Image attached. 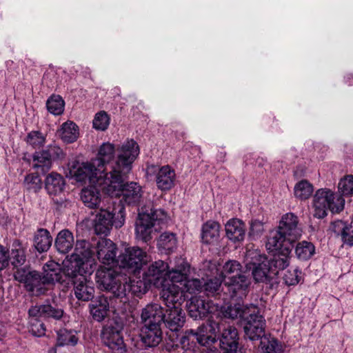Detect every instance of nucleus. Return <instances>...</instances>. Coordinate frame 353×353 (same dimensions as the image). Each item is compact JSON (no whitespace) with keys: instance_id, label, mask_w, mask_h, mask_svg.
<instances>
[{"instance_id":"obj_1","label":"nucleus","mask_w":353,"mask_h":353,"mask_svg":"<svg viewBox=\"0 0 353 353\" xmlns=\"http://www.w3.org/2000/svg\"><path fill=\"white\" fill-rule=\"evenodd\" d=\"M140 153L138 143L128 140L119 150L117 159L111 164L110 176L106 179L104 191L111 197L122 196L121 202L127 205L137 204L141 197V188L137 183H125L132 164Z\"/></svg>"},{"instance_id":"obj_2","label":"nucleus","mask_w":353,"mask_h":353,"mask_svg":"<svg viewBox=\"0 0 353 353\" xmlns=\"http://www.w3.org/2000/svg\"><path fill=\"white\" fill-rule=\"evenodd\" d=\"M96 247L85 240H77L74 252L65 262L64 273L67 276H75L81 272L92 273L95 264Z\"/></svg>"},{"instance_id":"obj_3","label":"nucleus","mask_w":353,"mask_h":353,"mask_svg":"<svg viewBox=\"0 0 353 353\" xmlns=\"http://www.w3.org/2000/svg\"><path fill=\"white\" fill-rule=\"evenodd\" d=\"M222 316L232 320L239 317L245 334L251 341H257L265 335L266 322L261 310H224Z\"/></svg>"},{"instance_id":"obj_4","label":"nucleus","mask_w":353,"mask_h":353,"mask_svg":"<svg viewBox=\"0 0 353 353\" xmlns=\"http://www.w3.org/2000/svg\"><path fill=\"white\" fill-rule=\"evenodd\" d=\"M68 174L70 178L78 182H88L96 185L104 190L106 186V179L110 176V172H105L97 167L94 161L90 162H79L74 161L68 165Z\"/></svg>"},{"instance_id":"obj_5","label":"nucleus","mask_w":353,"mask_h":353,"mask_svg":"<svg viewBox=\"0 0 353 353\" xmlns=\"http://www.w3.org/2000/svg\"><path fill=\"white\" fill-rule=\"evenodd\" d=\"M167 216L161 209L151 208L150 212L142 211L139 213L135 225V234L138 240L144 243L150 242L153 234L158 232L161 225L165 224Z\"/></svg>"},{"instance_id":"obj_6","label":"nucleus","mask_w":353,"mask_h":353,"mask_svg":"<svg viewBox=\"0 0 353 353\" xmlns=\"http://www.w3.org/2000/svg\"><path fill=\"white\" fill-rule=\"evenodd\" d=\"M161 310H142L141 319L144 326L141 329V339L143 343L147 347L157 346L162 341V331L161 324L162 318L161 316H154L152 312Z\"/></svg>"},{"instance_id":"obj_7","label":"nucleus","mask_w":353,"mask_h":353,"mask_svg":"<svg viewBox=\"0 0 353 353\" xmlns=\"http://www.w3.org/2000/svg\"><path fill=\"white\" fill-rule=\"evenodd\" d=\"M344 199L335 195L328 189L318 190L313 199L314 216L318 219L324 218L327 215V210L332 212H339L344 208Z\"/></svg>"},{"instance_id":"obj_8","label":"nucleus","mask_w":353,"mask_h":353,"mask_svg":"<svg viewBox=\"0 0 353 353\" xmlns=\"http://www.w3.org/2000/svg\"><path fill=\"white\" fill-rule=\"evenodd\" d=\"M66 153L57 143H52L32 155V168L43 174L48 172L53 163L61 161L65 159Z\"/></svg>"},{"instance_id":"obj_9","label":"nucleus","mask_w":353,"mask_h":353,"mask_svg":"<svg viewBox=\"0 0 353 353\" xmlns=\"http://www.w3.org/2000/svg\"><path fill=\"white\" fill-rule=\"evenodd\" d=\"M148 262V256L145 252L139 248L132 247L126 248L124 252L119 254L117 258L119 269L126 274V277L132 282L128 274H136L139 272L143 265Z\"/></svg>"},{"instance_id":"obj_10","label":"nucleus","mask_w":353,"mask_h":353,"mask_svg":"<svg viewBox=\"0 0 353 353\" xmlns=\"http://www.w3.org/2000/svg\"><path fill=\"white\" fill-rule=\"evenodd\" d=\"M115 310L112 311V320L105 325L101 332L103 343L115 353H125L126 350L121 334L123 323L115 316Z\"/></svg>"},{"instance_id":"obj_11","label":"nucleus","mask_w":353,"mask_h":353,"mask_svg":"<svg viewBox=\"0 0 353 353\" xmlns=\"http://www.w3.org/2000/svg\"><path fill=\"white\" fill-rule=\"evenodd\" d=\"M226 319L221 313H216L208 319L196 330H190L189 334L194 336L196 341L203 346L210 345L216 341V332H221L223 321Z\"/></svg>"},{"instance_id":"obj_12","label":"nucleus","mask_w":353,"mask_h":353,"mask_svg":"<svg viewBox=\"0 0 353 353\" xmlns=\"http://www.w3.org/2000/svg\"><path fill=\"white\" fill-rule=\"evenodd\" d=\"M96 281L99 287L102 290L119 292L122 285L127 283L126 274L123 273L118 266L112 268H101L96 273Z\"/></svg>"},{"instance_id":"obj_13","label":"nucleus","mask_w":353,"mask_h":353,"mask_svg":"<svg viewBox=\"0 0 353 353\" xmlns=\"http://www.w3.org/2000/svg\"><path fill=\"white\" fill-rule=\"evenodd\" d=\"M166 279L168 285L162 288V297L169 309H179L183 296V290L176 285L184 281L185 275L179 270L168 271L167 269Z\"/></svg>"},{"instance_id":"obj_14","label":"nucleus","mask_w":353,"mask_h":353,"mask_svg":"<svg viewBox=\"0 0 353 353\" xmlns=\"http://www.w3.org/2000/svg\"><path fill=\"white\" fill-rule=\"evenodd\" d=\"M252 274L256 283H263L270 290L276 289L280 282L279 276L270 272L265 256L259 255L258 262L253 263Z\"/></svg>"},{"instance_id":"obj_15","label":"nucleus","mask_w":353,"mask_h":353,"mask_svg":"<svg viewBox=\"0 0 353 353\" xmlns=\"http://www.w3.org/2000/svg\"><path fill=\"white\" fill-rule=\"evenodd\" d=\"M168 265L161 260L152 263L148 270L143 273L145 283L153 285L156 288H161L168 285L166 279V270Z\"/></svg>"},{"instance_id":"obj_16","label":"nucleus","mask_w":353,"mask_h":353,"mask_svg":"<svg viewBox=\"0 0 353 353\" xmlns=\"http://www.w3.org/2000/svg\"><path fill=\"white\" fill-rule=\"evenodd\" d=\"M91 273L81 272L77 274L75 276H68V281L65 284L70 282L74 285V292L75 296L79 301H88L93 298L94 292V288L87 281L84 274H90Z\"/></svg>"},{"instance_id":"obj_17","label":"nucleus","mask_w":353,"mask_h":353,"mask_svg":"<svg viewBox=\"0 0 353 353\" xmlns=\"http://www.w3.org/2000/svg\"><path fill=\"white\" fill-rule=\"evenodd\" d=\"M117 247L110 239H103L97 243V259L105 265L117 266Z\"/></svg>"},{"instance_id":"obj_18","label":"nucleus","mask_w":353,"mask_h":353,"mask_svg":"<svg viewBox=\"0 0 353 353\" xmlns=\"http://www.w3.org/2000/svg\"><path fill=\"white\" fill-rule=\"evenodd\" d=\"M278 229L287 236L288 241L293 243L300 238L302 234L298 217L291 212L282 216Z\"/></svg>"},{"instance_id":"obj_19","label":"nucleus","mask_w":353,"mask_h":353,"mask_svg":"<svg viewBox=\"0 0 353 353\" xmlns=\"http://www.w3.org/2000/svg\"><path fill=\"white\" fill-rule=\"evenodd\" d=\"M63 261V268L60 265L53 261H50L44 264L43 267V276L44 281L47 284L54 283L55 282L60 283H66L68 281V276L64 273L65 262Z\"/></svg>"},{"instance_id":"obj_20","label":"nucleus","mask_w":353,"mask_h":353,"mask_svg":"<svg viewBox=\"0 0 353 353\" xmlns=\"http://www.w3.org/2000/svg\"><path fill=\"white\" fill-rule=\"evenodd\" d=\"M163 311L152 312V315L161 316L162 323L172 332L178 331L183 327L185 319L184 310H165V313Z\"/></svg>"},{"instance_id":"obj_21","label":"nucleus","mask_w":353,"mask_h":353,"mask_svg":"<svg viewBox=\"0 0 353 353\" xmlns=\"http://www.w3.org/2000/svg\"><path fill=\"white\" fill-rule=\"evenodd\" d=\"M114 213L109 207L101 208L94 220V228L97 234L108 235L114 223Z\"/></svg>"},{"instance_id":"obj_22","label":"nucleus","mask_w":353,"mask_h":353,"mask_svg":"<svg viewBox=\"0 0 353 353\" xmlns=\"http://www.w3.org/2000/svg\"><path fill=\"white\" fill-rule=\"evenodd\" d=\"M220 347L225 353H236L239 346L237 330L230 325L224 326L220 337Z\"/></svg>"},{"instance_id":"obj_23","label":"nucleus","mask_w":353,"mask_h":353,"mask_svg":"<svg viewBox=\"0 0 353 353\" xmlns=\"http://www.w3.org/2000/svg\"><path fill=\"white\" fill-rule=\"evenodd\" d=\"M330 230L340 237L343 245L353 247V226L352 223L342 220H335L331 223Z\"/></svg>"},{"instance_id":"obj_24","label":"nucleus","mask_w":353,"mask_h":353,"mask_svg":"<svg viewBox=\"0 0 353 353\" xmlns=\"http://www.w3.org/2000/svg\"><path fill=\"white\" fill-rule=\"evenodd\" d=\"M124 142L120 148L117 150V154L114 157L115 154V148L114 144L108 143H103L99 149L97 157L96 159H92L94 163H96L97 167L100 168L101 170H104V165L106 163H110V171H111V164L112 163L116 160L119 150L121 148L123 145L125 143Z\"/></svg>"},{"instance_id":"obj_25","label":"nucleus","mask_w":353,"mask_h":353,"mask_svg":"<svg viewBox=\"0 0 353 353\" xmlns=\"http://www.w3.org/2000/svg\"><path fill=\"white\" fill-rule=\"evenodd\" d=\"M291 252L290 247H285L283 251L275 253L272 258L268 259L265 256V261L269 266L270 272L276 276H278L281 270L285 269L290 264L289 259Z\"/></svg>"},{"instance_id":"obj_26","label":"nucleus","mask_w":353,"mask_h":353,"mask_svg":"<svg viewBox=\"0 0 353 353\" xmlns=\"http://www.w3.org/2000/svg\"><path fill=\"white\" fill-rule=\"evenodd\" d=\"M157 188L162 191L170 190L174 186L176 173L170 165H163L158 168L156 173Z\"/></svg>"},{"instance_id":"obj_27","label":"nucleus","mask_w":353,"mask_h":353,"mask_svg":"<svg viewBox=\"0 0 353 353\" xmlns=\"http://www.w3.org/2000/svg\"><path fill=\"white\" fill-rule=\"evenodd\" d=\"M293 242L288 240V238L279 229L270 232L266 243V248L270 251L281 252L285 247H290L292 252Z\"/></svg>"},{"instance_id":"obj_28","label":"nucleus","mask_w":353,"mask_h":353,"mask_svg":"<svg viewBox=\"0 0 353 353\" xmlns=\"http://www.w3.org/2000/svg\"><path fill=\"white\" fill-rule=\"evenodd\" d=\"M225 232L228 238L234 241H241L245 234L244 223L239 219H232L225 224Z\"/></svg>"},{"instance_id":"obj_29","label":"nucleus","mask_w":353,"mask_h":353,"mask_svg":"<svg viewBox=\"0 0 353 353\" xmlns=\"http://www.w3.org/2000/svg\"><path fill=\"white\" fill-rule=\"evenodd\" d=\"M223 283L228 287L229 290L232 291L234 295H236L239 292L245 293L250 284V280L242 273L240 275L227 277Z\"/></svg>"},{"instance_id":"obj_30","label":"nucleus","mask_w":353,"mask_h":353,"mask_svg":"<svg viewBox=\"0 0 353 353\" xmlns=\"http://www.w3.org/2000/svg\"><path fill=\"white\" fill-rule=\"evenodd\" d=\"M52 237L45 228H39L33 236V246L39 253L47 252L52 245Z\"/></svg>"},{"instance_id":"obj_31","label":"nucleus","mask_w":353,"mask_h":353,"mask_svg":"<svg viewBox=\"0 0 353 353\" xmlns=\"http://www.w3.org/2000/svg\"><path fill=\"white\" fill-rule=\"evenodd\" d=\"M57 250L61 254H67L74 246V236L68 229L61 230L54 241Z\"/></svg>"},{"instance_id":"obj_32","label":"nucleus","mask_w":353,"mask_h":353,"mask_svg":"<svg viewBox=\"0 0 353 353\" xmlns=\"http://www.w3.org/2000/svg\"><path fill=\"white\" fill-rule=\"evenodd\" d=\"M65 183L63 177L57 172H51L45 180V188L50 195H57L64 189Z\"/></svg>"},{"instance_id":"obj_33","label":"nucleus","mask_w":353,"mask_h":353,"mask_svg":"<svg viewBox=\"0 0 353 353\" xmlns=\"http://www.w3.org/2000/svg\"><path fill=\"white\" fill-rule=\"evenodd\" d=\"M30 331L36 336L45 334L46 328L41 319H44L42 310H28Z\"/></svg>"},{"instance_id":"obj_34","label":"nucleus","mask_w":353,"mask_h":353,"mask_svg":"<svg viewBox=\"0 0 353 353\" xmlns=\"http://www.w3.org/2000/svg\"><path fill=\"white\" fill-rule=\"evenodd\" d=\"M157 245L161 253L168 254L174 252L177 248L176 234L167 232L162 233L157 240Z\"/></svg>"},{"instance_id":"obj_35","label":"nucleus","mask_w":353,"mask_h":353,"mask_svg":"<svg viewBox=\"0 0 353 353\" xmlns=\"http://www.w3.org/2000/svg\"><path fill=\"white\" fill-rule=\"evenodd\" d=\"M220 224L214 221H208L202 225L201 239L208 244L216 241L219 237Z\"/></svg>"},{"instance_id":"obj_36","label":"nucleus","mask_w":353,"mask_h":353,"mask_svg":"<svg viewBox=\"0 0 353 353\" xmlns=\"http://www.w3.org/2000/svg\"><path fill=\"white\" fill-rule=\"evenodd\" d=\"M96 185L83 188L81 192V199L85 206L95 208L101 202V195Z\"/></svg>"},{"instance_id":"obj_37","label":"nucleus","mask_w":353,"mask_h":353,"mask_svg":"<svg viewBox=\"0 0 353 353\" xmlns=\"http://www.w3.org/2000/svg\"><path fill=\"white\" fill-rule=\"evenodd\" d=\"M26 248L19 240H14L12 245L11 264L13 268L21 267L23 265L26 261Z\"/></svg>"},{"instance_id":"obj_38","label":"nucleus","mask_w":353,"mask_h":353,"mask_svg":"<svg viewBox=\"0 0 353 353\" xmlns=\"http://www.w3.org/2000/svg\"><path fill=\"white\" fill-rule=\"evenodd\" d=\"M60 137L62 141L67 143L74 142L79 137V127L73 121L63 123L60 129Z\"/></svg>"},{"instance_id":"obj_39","label":"nucleus","mask_w":353,"mask_h":353,"mask_svg":"<svg viewBox=\"0 0 353 353\" xmlns=\"http://www.w3.org/2000/svg\"><path fill=\"white\" fill-rule=\"evenodd\" d=\"M261 339V353H283V347L276 338L264 335Z\"/></svg>"},{"instance_id":"obj_40","label":"nucleus","mask_w":353,"mask_h":353,"mask_svg":"<svg viewBox=\"0 0 353 353\" xmlns=\"http://www.w3.org/2000/svg\"><path fill=\"white\" fill-rule=\"evenodd\" d=\"M46 284L47 283L44 281L43 276H41L37 271H32L29 278H28L27 282L25 283L28 291L37 293H41Z\"/></svg>"},{"instance_id":"obj_41","label":"nucleus","mask_w":353,"mask_h":353,"mask_svg":"<svg viewBox=\"0 0 353 353\" xmlns=\"http://www.w3.org/2000/svg\"><path fill=\"white\" fill-rule=\"evenodd\" d=\"M295 254L298 259L307 261L315 254V246L311 242L303 241L297 243Z\"/></svg>"},{"instance_id":"obj_42","label":"nucleus","mask_w":353,"mask_h":353,"mask_svg":"<svg viewBox=\"0 0 353 353\" xmlns=\"http://www.w3.org/2000/svg\"><path fill=\"white\" fill-rule=\"evenodd\" d=\"M314 188L307 180H301L298 182L294 188V194L296 198L300 200H306L313 193Z\"/></svg>"},{"instance_id":"obj_43","label":"nucleus","mask_w":353,"mask_h":353,"mask_svg":"<svg viewBox=\"0 0 353 353\" xmlns=\"http://www.w3.org/2000/svg\"><path fill=\"white\" fill-rule=\"evenodd\" d=\"M242 273L241 264L236 260H229L224 264L219 274L222 277V282H223L227 277L240 275Z\"/></svg>"},{"instance_id":"obj_44","label":"nucleus","mask_w":353,"mask_h":353,"mask_svg":"<svg viewBox=\"0 0 353 353\" xmlns=\"http://www.w3.org/2000/svg\"><path fill=\"white\" fill-rule=\"evenodd\" d=\"M25 141L29 146L37 149L44 146L46 142V136L41 131L32 130L28 133Z\"/></svg>"},{"instance_id":"obj_45","label":"nucleus","mask_w":353,"mask_h":353,"mask_svg":"<svg viewBox=\"0 0 353 353\" xmlns=\"http://www.w3.org/2000/svg\"><path fill=\"white\" fill-rule=\"evenodd\" d=\"M57 345H75L78 342V337L72 330L65 329L57 332Z\"/></svg>"},{"instance_id":"obj_46","label":"nucleus","mask_w":353,"mask_h":353,"mask_svg":"<svg viewBox=\"0 0 353 353\" xmlns=\"http://www.w3.org/2000/svg\"><path fill=\"white\" fill-rule=\"evenodd\" d=\"M119 300L118 296L107 297L105 295H99L92 301L90 309H115L114 303Z\"/></svg>"},{"instance_id":"obj_47","label":"nucleus","mask_w":353,"mask_h":353,"mask_svg":"<svg viewBox=\"0 0 353 353\" xmlns=\"http://www.w3.org/2000/svg\"><path fill=\"white\" fill-rule=\"evenodd\" d=\"M65 102L59 95L52 96L46 103L48 110L52 114L60 115L64 110Z\"/></svg>"},{"instance_id":"obj_48","label":"nucleus","mask_w":353,"mask_h":353,"mask_svg":"<svg viewBox=\"0 0 353 353\" xmlns=\"http://www.w3.org/2000/svg\"><path fill=\"white\" fill-rule=\"evenodd\" d=\"M41 179L37 174H29L25 177L24 185L28 190L34 192L41 188Z\"/></svg>"},{"instance_id":"obj_49","label":"nucleus","mask_w":353,"mask_h":353,"mask_svg":"<svg viewBox=\"0 0 353 353\" xmlns=\"http://www.w3.org/2000/svg\"><path fill=\"white\" fill-rule=\"evenodd\" d=\"M110 118L104 111L97 113L92 122L94 128L102 131L108 128Z\"/></svg>"},{"instance_id":"obj_50","label":"nucleus","mask_w":353,"mask_h":353,"mask_svg":"<svg viewBox=\"0 0 353 353\" xmlns=\"http://www.w3.org/2000/svg\"><path fill=\"white\" fill-rule=\"evenodd\" d=\"M339 190L345 196L353 194V176L347 175L341 179L339 183Z\"/></svg>"},{"instance_id":"obj_51","label":"nucleus","mask_w":353,"mask_h":353,"mask_svg":"<svg viewBox=\"0 0 353 353\" xmlns=\"http://www.w3.org/2000/svg\"><path fill=\"white\" fill-rule=\"evenodd\" d=\"M14 270V277L15 280L20 283L25 284L27 282L28 278L31 274L32 271L30 270V267L26 265H23L21 267L13 268Z\"/></svg>"},{"instance_id":"obj_52","label":"nucleus","mask_w":353,"mask_h":353,"mask_svg":"<svg viewBox=\"0 0 353 353\" xmlns=\"http://www.w3.org/2000/svg\"><path fill=\"white\" fill-rule=\"evenodd\" d=\"M189 315L194 320H206L208 322V319L212 315H214L216 313H221L222 315V312H224V310H188Z\"/></svg>"},{"instance_id":"obj_53","label":"nucleus","mask_w":353,"mask_h":353,"mask_svg":"<svg viewBox=\"0 0 353 353\" xmlns=\"http://www.w3.org/2000/svg\"><path fill=\"white\" fill-rule=\"evenodd\" d=\"M264 231L263 222L254 219L250 223V230L248 234L252 239L259 238L261 236Z\"/></svg>"},{"instance_id":"obj_54","label":"nucleus","mask_w":353,"mask_h":353,"mask_svg":"<svg viewBox=\"0 0 353 353\" xmlns=\"http://www.w3.org/2000/svg\"><path fill=\"white\" fill-rule=\"evenodd\" d=\"M222 283V277L219 274V276H216L205 282L203 288L206 292L214 293L219 290Z\"/></svg>"},{"instance_id":"obj_55","label":"nucleus","mask_w":353,"mask_h":353,"mask_svg":"<svg viewBox=\"0 0 353 353\" xmlns=\"http://www.w3.org/2000/svg\"><path fill=\"white\" fill-rule=\"evenodd\" d=\"M299 273H301L297 269L293 270H288L284 274L283 277V282L287 285H295L300 280V276Z\"/></svg>"},{"instance_id":"obj_56","label":"nucleus","mask_w":353,"mask_h":353,"mask_svg":"<svg viewBox=\"0 0 353 353\" xmlns=\"http://www.w3.org/2000/svg\"><path fill=\"white\" fill-rule=\"evenodd\" d=\"M204 283L197 279H194L185 281L184 286L190 293H194L196 291H200L203 288Z\"/></svg>"},{"instance_id":"obj_57","label":"nucleus","mask_w":353,"mask_h":353,"mask_svg":"<svg viewBox=\"0 0 353 353\" xmlns=\"http://www.w3.org/2000/svg\"><path fill=\"white\" fill-rule=\"evenodd\" d=\"M110 310H90V314L92 319L97 322H101L103 320L108 319V322L111 321Z\"/></svg>"},{"instance_id":"obj_58","label":"nucleus","mask_w":353,"mask_h":353,"mask_svg":"<svg viewBox=\"0 0 353 353\" xmlns=\"http://www.w3.org/2000/svg\"><path fill=\"white\" fill-rule=\"evenodd\" d=\"M10 255L4 247L0 245V271L5 269L9 264Z\"/></svg>"},{"instance_id":"obj_59","label":"nucleus","mask_w":353,"mask_h":353,"mask_svg":"<svg viewBox=\"0 0 353 353\" xmlns=\"http://www.w3.org/2000/svg\"><path fill=\"white\" fill-rule=\"evenodd\" d=\"M43 317L59 320L63 316V310H42Z\"/></svg>"},{"instance_id":"obj_60","label":"nucleus","mask_w":353,"mask_h":353,"mask_svg":"<svg viewBox=\"0 0 353 353\" xmlns=\"http://www.w3.org/2000/svg\"><path fill=\"white\" fill-rule=\"evenodd\" d=\"M200 353H220L216 349H205L200 352Z\"/></svg>"},{"instance_id":"obj_61","label":"nucleus","mask_w":353,"mask_h":353,"mask_svg":"<svg viewBox=\"0 0 353 353\" xmlns=\"http://www.w3.org/2000/svg\"><path fill=\"white\" fill-rule=\"evenodd\" d=\"M196 302L198 303V306H197V308L196 309H203V310H205L206 309L205 308V305L204 304V302L203 300H196Z\"/></svg>"},{"instance_id":"obj_62","label":"nucleus","mask_w":353,"mask_h":353,"mask_svg":"<svg viewBox=\"0 0 353 353\" xmlns=\"http://www.w3.org/2000/svg\"><path fill=\"white\" fill-rule=\"evenodd\" d=\"M187 340H188V336H183L181 338V343H183H183H185V341H186Z\"/></svg>"},{"instance_id":"obj_63","label":"nucleus","mask_w":353,"mask_h":353,"mask_svg":"<svg viewBox=\"0 0 353 353\" xmlns=\"http://www.w3.org/2000/svg\"><path fill=\"white\" fill-rule=\"evenodd\" d=\"M212 270H214L215 271V274H218V269L216 268V266L215 264H213V267H212Z\"/></svg>"},{"instance_id":"obj_64","label":"nucleus","mask_w":353,"mask_h":353,"mask_svg":"<svg viewBox=\"0 0 353 353\" xmlns=\"http://www.w3.org/2000/svg\"><path fill=\"white\" fill-rule=\"evenodd\" d=\"M123 223H121H121H119V224H117V223H116V228H120V227H121V226H122V225H123Z\"/></svg>"}]
</instances>
